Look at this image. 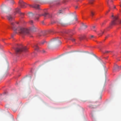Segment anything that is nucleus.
<instances>
[{
  "label": "nucleus",
  "instance_id": "obj_12",
  "mask_svg": "<svg viewBox=\"0 0 121 121\" xmlns=\"http://www.w3.org/2000/svg\"><path fill=\"white\" fill-rule=\"evenodd\" d=\"M34 48L35 50H36L37 51H38L39 48L37 44L35 45L34 47Z\"/></svg>",
  "mask_w": 121,
  "mask_h": 121
},
{
  "label": "nucleus",
  "instance_id": "obj_4",
  "mask_svg": "<svg viewBox=\"0 0 121 121\" xmlns=\"http://www.w3.org/2000/svg\"><path fill=\"white\" fill-rule=\"evenodd\" d=\"M112 16L113 17L114 20L112 22L111 25H114L117 24L116 23V20L118 19V17L117 16H116L114 17L113 15H112Z\"/></svg>",
  "mask_w": 121,
  "mask_h": 121
},
{
  "label": "nucleus",
  "instance_id": "obj_34",
  "mask_svg": "<svg viewBox=\"0 0 121 121\" xmlns=\"http://www.w3.org/2000/svg\"><path fill=\"white\" fill-rule=\"evenodd\" d=\"M12 38H13V35H12Z\"/></svg>",
  "mask_w": 121,
  "mask_h": 121
},
{
  "label": "nucleus",
  "instance_id": "obj_2",
  "mask_svg": "<svg viewBox=\"0 0 121 121\" xmlns=\"http://www.w3.org/2000/svg\"><path fill=\"white\" fill-rule=\"evenodd\" d=\"M7 19L10 22L11 27L14 30H16L15 27V26H16V24L13 22H11L14 20V18L12 15L10 14H9L7 16Z\"/></svg>",
  "mask_w": 121,
  "mask_h": 121
},
{
  "label": "nucleus",
  "instance_id": "obj_10",
  "mask_svg": "<svg viewBox=\"0 0 121 121\" xmlns=\"http://www.w3.org/2000/svg\"><path fill=\"white\" fill-rule=\"evenodd\" d=\"M20 9L19 8H17L16 9V12L19 13L23 15L24 14L23 13H21L20 11Z\"/></svg>",
  "mask_w": 121,
  "mask_h": 121
},
{
  "label": "nucleus",
  "instance_id": "obj_1",
  "mask_svg": "<svg viewBox=\"0 0 121 121\" xmlns=\"http://www.w3.org/2000/svg\"><path fill=\"white\" fill-rule=\"evenodd\" d=\"M16 26V25L15 27L16 29L14 30H16L18 31L19 33L20 34L22 35H24L26 34L29 33V30L28 29L21 27H19L17 29Z\"/></svg>",
  "mask_w": 121,
  "mask_h": 121
},
{
  "label": "nucleus",
  "instance_id": "obj_19",
  "mask_svg": "<svg viewBox=\"0 0 121 121\" xmlns=\"http://www.w3.org/2000/svg\"><path fill=\"white\" fill-rule=\"evenodd\" d=\"M33 15V13H30L29 14V16L30 17H31Z\"/></svg>",
  "mask_w": 121,
  "mask_h": 121
},
{
  "label": "nucleus",
  "instance_id": "obj_18",
  "mask_svg": "<svg viewBox=\"0 0 121 121\" xmlns=\"http://www.w3.org/2000/svg\"><path fill=\"white\" fill-rule=\"evenodd\" d=\"M94 14L95 13L94 12H91V15L92 16H93L94 15Z\"/></svg>",
  "mask_w": 121,
  "mask_h": 121
},
{
  "label": "nucleus",
  "instance_id": "obj_15",
  "mask_svg": "<svg viewBox=\"0 0 121 121\" xmlns=\"http://www.w3.org/2000/svg\"><path fill=\"white\" fill-rule=\"evenodd\" d=\"M8 0L12 4H13L14 3V1L13 0Z\"/></svg>",
  "mask_w": 121,
  "mask_h": 121
},
{
  "label": "nucleus",
  "instance_id": "obj_36",
  "mask_svg": "<svg viewBox=\"0 0 121 121\" xmlns=\"http://www.w3.org/2000/svg\"><path fill=\"white\" fill-rule=\"evenodd\" d=\"M75 20H77V19L76 18L75 19Z\"/></svg>",
  "mask_w": 121,
  "mask_h": 121
},
{
  "label": "nucleus",
  "instance_id": "obj_26",
  "mask_svg": "<svg viewBox=\"0 0 121 121\" xmlns=\"http://www.w3.org/2000/svg\"><path fill=\"white\" fill-rule=\"evenodd\" d=\"M104 22H102V23L101 24V25L102 26L104 24Z\"/></svg>",
  "mask_w": 121,
  "mask_h": 121
},
{
  "label": "nucleus",
  "instance_id": "obj_22",
  "mask_svg": "<svg viewBox=\"0 0 121 121\" xmlns=\"http://www.w3.org/2000/svg\"><path fill=\"white\" fill-rule=\"evenodd\" d=\"M89 107L91 108H93V107H92V105H90L89 106Z\"/></svg>",
  "mask_w": 121,
  "mask_h": 121
},
{
  "label": "nucleus",
  "instance_id": "obj_6",
  "mask_svg": "<svg viewBox=\"0 0 121 121\" xmlns=\"http://www.w3.org/2000/svg\"><path fill=\"white\" fill-rule=\"evenodd\" d=\"M19 3L21 7L24 8L26 7V4L22 0H20L19 2Z\"/></svg>",
  "mask_w": 121,
  "mask_h": 121
},
{
  "label": "nucleus",
  "instance_id": "obj_24",
  "mask_svg": "<svg viewBox=\"0 0 121 121\" xmlns=\"http://www.w3.org/2000/svg\"><path fill=\"white\" fill-rule=\"evenodd\" d=\"M118 68V66L117 65H116L115 69H116L117 68Z\"/></svg>",
  "mask_w": 121,
  "mask_h": 121
},
{
  "label": "nucleus",
  "instance_id": "obj_13",
  "mask_svg": "<svg viewBox=\"0 0 121 121\" xmlns=\"http://www.w3.org/2000/svg\"><path fill=\"white\" fill-rule=\"evenodd\" d=\"M64 12V10L63 9H61L60 10L58 11L57 13L59 14L61 13H63Z\"/></svg>",
  "mask_w": 121,
  "mask_h": 121
},
{
  "label": "nucleus",
  "instance_id": "obj_33",
  "mask_svg": "<svg viewBox=\"0 0 121 121\" xmlns=\"http://www.w3.org/2000/svg\"><path fill=\"white\" fill-rule=\"evenodd\" d=\"M93 30L94 31H96V30Z\"/></svg>",
  "mask_w": 121,
  "mask_h": 121
},
{
  "label": "nucleus",
  "instance_id": "obj_8",
  "mask_svg": "<svg viewBox=\"0 0 121 121\" xmlns=\"http://www.w3.org/2000/svg\"><path fill=\"white\" fill-rule=\"evenodd\" d=\"M42 15L45 17L47 16L49 18L52 17V15L51 14L47 13H45L44 14H43Z\"/></svg>",
  "mask_w": 121,
  "mask_h": 121
},
{
  "label": "nucleus",
  "instance_id": "obj_32",
  "mask_svg": "<svg viewBox=\"0 0 121 121\" xmlns=\"http://www.w3.org/2000/svg\"><path fill=\"white\" fill-rule=\"evenodd\" d=\"M108 37L107 36H106V37H105V39H106Z\"/></svg>",
  "mask_w": 121,
  "mask_h": 121
},
{
  "label": "nucleus",
  "instance_id": "obj_35",
  "mask_svg": "<svg viewBox=\"0 0 121 121\" xmlns=\"http://www.w3.org/2000/svg\"><path fill=\"white\" fill-rule=\"evenodd\" d=\"M100 99H101V96H100Z\"/></svg>",
  "mask_w": 121,
  "mask_h": 121
},
{
  "label": "nucleus",
  "instance_id": "obj_30",
  "mask_svg": "<svg viewBox=\"0 0 121 121\" xmlns=\"http://www.w3.org/2000/svg\"><path fill=\"white\" fill-rule=\"evenodd\" d=\"M90 3L91 4H92V2L91 1L90 2Z\"/></svg>",
  "mask_w": 121,
  "mask_h": 121
},
{
  "label": "nucleus",
  "instance_id": "obj_7",
  "mask_svg": "<svg viewBox=\"0 0 121 121\" xmlns=\"http://www.w3.org/2000/svg\"><path fill=\"white\" fill-rule=\"evenodd\" d=\"M58 38L55 39V43L57 45H59L61 44V42L60 40L58 39Z\"/></svg>",
  "mask_w": 121,
  "mask_h": 121
},
{
  "label": "nucleus",
  "instance_id": "obj_3",
  "mask_svg": "<svg viewBox=\"0 0 121 121\" xmlns=\"http://www.w3.org/2000/svg\"><path fill=\"white\" fill-rule=\"evenodd\" d=\"M27 48L26 47H24L22 45L19 48H17L15 50L16 52V53H19L21 52H25L27 51Z\"/></svg>",
  "mask_w": 121,
  "mask_h": 121
},
{
  "label": "nucleus",
  "instance_id": "obj_39",
  "mask_svg": "<svg viewBox=\"0 0 121 121\" xmlns=\"http://www.w3.org/2000/svg\"><path fill=\"white\" fill-rule=\"evenodd\" d=\"M120 6L121 7V4L120 5Z\"/></svg>",
  "mask_w": 121,
  "mask_h": 121
},
{
  "label": "nucleus",
  "instance_id": "obj_38",
  "mask_svg": "<svg viewBox=\"0 0 121 121\" xmlns=\"http://www.w3.org/2000/svg\"><path fill=\"white\" fill-rule=\"evenodd\" d=\"M18 22H17V24H18Z\"/></svg>",
  "mask_w": 121,
  "mask_h": 121
},
{
  "label": "nucleus",
  "instance_id": "obj_9",
  "mask_svg": "<svg viewBox=\"0 0 121 121\" xmlns=\"http://www.w3.org/2000/svg\"><path fill=\"white\" fill-rule=\"evenodd\" d=\"M43 16L42 15V14H37L36 16V17L35 18V19L36 20H38V19L39 18V17Z\"/></svg>",
  "mask_w": 121,
  "mask_h": 121
},
{
  "label": "nucleus",
  "instance_id": "obj_27",
  "mask_svg": "<svg viewBox=\"0 0 121 121\" xmlns=\"http://www.w3.org/2000/svg\"><path fill=\"white\" fill-rule=\"evenodd\" d=\"M109 52L108 51H106L105 52V53H108Z\"/></svg>",
  "mask_w": 121,
  "mask_h": 121
},
{
  "label": "nucleus",
  "instance_id": "obj_11",
  "mask_svg": "<svg viewBox=\"0 0 121 121\" xmlns=\"http://www.w3.org/2000/svg\"><path fill=\"white\" fill-rule=\"evenodd\" d=\"M39 5L38 4H35L33 6V7L37 9H39Z\"/></svg>",
  "mask_w": 121,
  "mask_h": 121
},
{
  "label": "nucleus",
  "instance_id": "obj_28",
  "mask_svg": "<svg viewBox=\"0 0 121 121\" xmlns=\"http://www.w3.org/2000/svg\"><path fill=\"white\" fill-rule=\"evenodd\" d=\"M93 37H94V36H93V35H91V38H93Z\"/></svg>",
  "mask_w": 121,
  "mask_h": 121
},
{
  "label": "nucleus",
  "instance_id": "obj_5",
  "mask_svg": "<svg viewBox=\"0 0 121 121\" xmlns=\"http://www.w3.org/2000/svg\"><path fill=\"white\" fill-rule=\"evenodd\" d=\"M37 27L34 26H33L29 29V33L30 31L34 32L36 31Z\"/></svg>",
  "mask_w": 121,
  "mask_h": 121
},
{
  "label": "nucleus",
  "instance_id": "obj_21",
  "mask_svg": "<svg viewBox=\"0 0 121 121\" xmlns=\"http://www.w3.org/2000/svg\"><path fill=\"white\" fill-rule=\"evenodd\" d=\"M30 24H32L33 23V21H30Z\"/></svg>",
  "mask_w": 121,
  "mask_h": 121
},
{
  "label": "nucleus",
  "instance_id": "obj_37",
  "mask_svg": "<svg viewBox=\"0 0 121 121\" xmlns=\"http://www.w3.org/2000/svg\"><path fill=\"white\" fill-rule=\"evenodd\" d=\"M114 8H115V6H114Z\"/></svg>",
  "mask_w": 121,
  "mask_h": 121
},
{
  "label": "nucleus",
  "instance_id": "obj_20",
  "mask_svg": "<svg viewBox=\"0 0 121 121\" xmlns=\"http://www.w3.org/2000/svg\"><path fill=\"white\" fill-rule=\"evenodd\" d=\"M45 42V41H42V42H41V44H43Z\"/></svg>",
  "mask_w": 121,
  "mask_h": 121
},
{
  "label": "nucleus",
  "instance_id": "obj_31",
  "mask_svg": "<svg viewBox=\"0 0 121 121\" xmlns=\"http://www.w3.org/2000/svg\"><path fill=\"white\" fill-rule=\"evenodd\" d=\"M77 8H78V6H76V7H75V8H76V9Z\"/></svg>",
  "mask_w": 121,
  "mask_h": 121
},
{
  "label": "nucleus",
  "instance_id": "obj_17",
  "mask_svg": "<svg viewBox=\"0 0 121 121\" xmlns=\"http://www.w3.org/2000/svg\"><path fill=\"white\" fill-rule=\"evenodd\" d=\"M104 31H101V32L99 33V35H101L104 33Z\"/></svg>",
  "mask_w": 121,
  "mask_h": 121
},
{
  "label": "nucleus",
  "instance_id": "obj_29",
  "mask_svg": "<svg viewBox=\"0 0 121 121\" xmlns=\"http://www.w3.org/2000/svg\"><path fill=\"white\" fill-rule=\"evenodd\" d=\"M99 61H100V60H101V59H100V58H99Z\"/></svg>",
  "mask_w": 121,
  "mask_h": 121
},
{
  "label": "nucleus",
  "instance_id": "obj_25",
  "mask_svg": "<svg viewBox=\"0 0 121 121\" xmlns=\"http://www.w3.org/2000/svg\"><path fill=\"white\" fill-rule=\"evenodd\" d=\"M92 28L93 29H94L95 28V26H92Z\"/></svg>",
  "mask_w": 121,
  "mask_h": 121
},
{
  "label": "nucleus",
  "instance_id": "obj_16",
  "mask_svg": "<svg viewBox=\"0 0 121 121\" xmlns=\"http://www.w3.org/2000/svg\"><path fill=\"white\" fill-rule=\"evenodd\" d=\"M87 27L86 26L83 24L82 26V28L83 29H85Z\"/></svg>",
  "mask_w": 121,
  "mask_h": 121
},
{
  "label": "nucleus",
  "instance_id": "obj_23",
  "mask_svg": "<svg viewBox=\"0 0 121 121\" xmlns=\"http://www.w3.org/2000/svg\"><path fill=\"white\" fill-rule=\"evenodd\" d=\"M118 22H119V24H120L121 23V20H120Z\"/></svg>",
  "mask_w": 121,
  "mask_h": 121
},
{
  "label": "nucleus",
  "instance_id": "obj_14",
  "mask_svg": "<svg viewBox=\"0 0 121 121\" xmlns=\"http://www.w3.org/2000/svg\"><path fill=\"white\" fill-rule=\"evenodd\" d=\"M69 40H71L73 42H74L75 40L74 39L71 37L69 38Z\"/></svg>",
  "mask_w": 121,
  "mask_h": 121
}]
</instances>
